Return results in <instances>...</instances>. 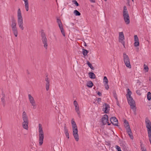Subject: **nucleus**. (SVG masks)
Returning a JSON list of instances; mask_svg holds the SVG:
<instances>
[{"mask_svg":"<svg viewBox=\"0 0 151 151\" xmlns=\"http://www.w3.org/2000/svg\"><path fill=\"white\" fill-rule=\"evenodd\" d=\"M123 57L124 63L127 61H128L129 60V59L128 56L125 53H123Z\"/></svg>","mask_w":151,"mask_h":151,"instance_id":"obj_18","label":"nucleus"},{"mask_svg":"<svg viewBox=\"0 0 151 151\" xmlns=\"http://www.w3.org/2000/svg\"><path fill=\"white\" fill-rule=\"evenodd\" d=\"M1 100L2 102L3 103V105L4 106L5 105V100L4 99V97H2L1 98Z\"/></svg>","mask_w":151,"mask_h":151,"instance_id":"obj_39","label":"nucleus"},{"mask_svg":"<svg viewBox=\"0 0 151 151\" xmlns=\"http://www.w3.org/2000/svg\"><path fill=\"white\" fill-rule=\"evenodd\" d=\"M144 69L145 70L146 72H148V66L146 65L145 64H144Z\"/></svg>","mask_w":151,"mask_h":151,"instance_id":"obj_38","label":"nucleus"},{"mask_svg":"<svg viewBox=\"0 0 151 151\" xmlns=\"http://www.w3.org/2000/svg\"><path fill=\"white\" fill-rule=\"evenodd\" d=\"M73 2L76 6H78L79 5L78 4L76 0L73 1Z\"/></svg>","mask_w":151,"mask_h":151,"instance_id":"obj_41","label":"nucleus"},{"mask_svg":"<svg viewBox=\"0 0 151 151\" xmlns=\"http://www.w3.org/2000/svg\"><path fill=\"white\" fill-rule=\"evenodd\" d=\"M110 121L114 125L118 126V122L117 119L115 117H112L110 118Z\"/></svg>","mask_w":151,"mask_h":151,"instance_id":"obj_12","label":"nucleus"},{"mask_svg":"<svg viewBox=\"0 0 151 151\" xmlns=\"http://www.w3.org/2000/svg\"><path fill=\"white\" fill-rule=\"evenodd\" d=\"M17 24L15 21H12L11 27L13 33L15 37H17L18 35V32L17 29Z\"/></svg>","mask_w":151,"mask_h":151,"instance_id":"obj_6","label":"nucleus"},{"mask_svg":"<svg viewBox=\"0 0 151 151\" xmlns=\"http://www.w3.org/2000/svg\"><path fill=\"white\" fill-rule=\"evenodd\" d=\"M64 133L65 134V135L66 137L68 138H69V134L68 132V129L66 128V127H64Z\"/></svg>","mask_w":151,"mask_h":151,"instance_id":"obj_20","label":"nucleus"},{"mask_svg":"<svg viewBox=\"0 0 151 151\" xmlns=\"http://www.w3.org/2000/svg\"><path fill=\"white\" fill-rule=\"evenodd\" d=\"M31 104V105L32 106V109H36V104L35 102L34 103V102L33 103H32Z\"/></svg>","mask_w":151,"mask_h":151,"instance_id":"obj_36","label":"nucleus"},{"mask_svg":"<svg viewBox=\"0 0 151 151\" xmlns=\"http://www.w3.org/2000/svg\"><path fill=\"white\" fill-rule=\"evenodd\" d=\"M17 22L19 29L22 30H23L24 27L22 12L20 8H18L17 11Z\"/></svg>","mask_w":151,"mask_h":151,"instance_id":"obj_1","label":"nucleus"},{"mask_svg":"<svg viewBox=\"0 0 151 151\" xmlns=\"http://www.w3.org/2000/svg\"><path fill=\"white\" fill-rule=\"evenodd\" d=\"M97 94L98 95H99L100 96H101L102 95L101 93L99 92H98Z\"/></svg>","mask_w":151,"mask_h":151,"instance_id":"obj_48","label":"nucleus"},{"mask_svg":"<svg viewBox=\"0 0 151 151\" xmlns=\"http://www.w3.org/2000/svg\"><path fill=\"white\" fill-rule=\"evenodd\" d=\"M59 28L60 29V31H61L62 34L63 35V36L65 37V32H64V30L63 28V26L62 27H59Z\"/></svg>","mask_w":151,"mask_h":151,"instance_id":"obj_27","label":"nucleus"},{"mask_svg":"<svg viewBox=\"0 0 151 151\" xmlns=\"http://www.w3.org/2000/svg\"><path fill=\"white\" fill-rule=\"evenodd\" d=\"M88 52L87 50L84 49H82L83 54L84 56H86Z\"/></svg>","mask_w":151,"mask_h":151,"instance_id":"obj_26","label":"nucleus"},{"mask_svg":"<svg viewBox=\"0 0 151 151\" xmlns=\"http://www.w3.org/2000/svg\"><path fill=\"white\" fill-rule=\"evenodd\" d=\"M124 123L125 124L124 126L125 127L126 129L128 127H130L128 122L126 120H124Z\"/></svg>","mask_w":151,"mask_h":151,"instance_id":"obj_31","label":"nucleus"},{"mask_svg":"<svg viewBox=\"0 0 151 151\" xmlns=\"http://www.w3.org/2000/svg\"><path fill=\"white\" fill-rule=\"evenodd\" d=\"M71 123L72 128L73 134L76 141H78L79 139V137L78 134V130L76 124L74 121V119H72Z\"/></svg>","mask_w":151,"mask_h":151,"instance_id":"obj_2","label":"nucleus"},{"mask_svg":"<svg viewBox=\"0 0 151 151\" xmlns=\"http://www.w3.org/2000/svg\"><path fill=\"white\" fill-rule=\"evenodd\" d=\"M132 1H134V0H132Z\"/></svg>","mask_w":151,"mask_h":151,"instance_id":"obj_52","label":"nucleus"},{"mask_svg":"<svg viewBox=\"0 0 151 151\" xmlns=\"http://www.w3.org/2000/svg\"><path fill=\"white\" fill-rule=\"evenodd\" d=\"M141 150L142 151H147L146 149L144 147L141 146Z\"/></svg>","mask_w":151,"mask_h":151,"instance_id":"obj_45","label":"nucleus"},{"mask_svg":"<svg viewBox=\"0 0 151 151\" xmlns=\"http://www.w3.org/2000/svg\"><path fill=\"white\" fill-rule=\"evenodd\" d=\"M86 86L87 87L91 88L93 86V84L91 81H89L87 82Z\"/></svg>","mask_w":151,"mask_h":151,"instance_id":"obj_23","label":"nucleus"},{"mask_svg":"<svg viewBox=\"0 0 151 151\" xmlns=\"http://www.w3.org/2000/svg\"><path fill=\"white\" fill-rule=\"evenodd\" d=\"M115 148L116 150H117V151H120L121 150V148L118 145H116Z\"/></svg>","mask_w":151,"mask_h":151,"instance_id":"obj_43","label":"nucleus"},{"mask_svg":"<svg viewBox=\"0 0 151 151\" xmlns=\"http://www.w3.org/2000/svg\"><path fill=\"white\" fill-rule=\"evenodd\" d=\"M124 36L123 32H121L119 33V41L125 47V42L124 41Z\"/></svg>","mask_w":151,"mask_h":151,"instance_id":"obj_7","label":"nucleus"},{"mask_svg":"<svg viewBox=\"0 0 151 151\" xmlns=\"http://www.w3.org/2000/svg\"><path fill=\"white\" fill-rule=\"evenodd\" d=\"M139 42H134V46L135 47L138 46L139 45Z\"/></svg>","mask_w":151,"mask_h":151,"instance_id":"obj_40","label":"nucleus"},{"mask_svg":"<svg viewBox=\"0 0 151 151\" xmlns=\"http://www.w3.org/2000/svg\"><path fill=\"white\" fill-rule=\"evenodd\" d=\"M104 82H105L104 84H107L108 83V81L106 76H104Z\"/></svg>","mask_w":151,"mask_h":151,"instance_id":"obj_35","label":"nucleus"},{"mask_svg":"<svg viewBox=\"0 0 151 151\" xmlns=\"http://www.w3.org/2000/svg\"><path fill=\"white\" fill-rule=\"evenodd\" d=\"M104 85L105 86V88L106 89L108 90L109 88V86L107 84H104Z\"/></svg>","mask_w":151,"mask_h":151,"instance_id":"obj_42","label":"nucleus"},{"mask_svg":"<svg viewBox=\"0 0 151 151\" xmlns=\"http://www.w3.org/2000/svg\"><path fill=\"white\" fill-rule=\"evenodd\" d=\"M139 92V91H136V93L137 94H138V93Z\"/></svg>","mask_w":151,"mask_h":151,"instance_id":"obj_50","label":"nucleus"},{"mask_svg":"<svg viewBox=\"0 0 151 151\" xmlns=\"http://www.w3.org/2000/svg\"><path fill=\"white\" fill-rule=\"evenodd\" d=\"M126 129L127 132L131 139H134V137L131 129H130V127H128Z\"/></svg>","mask_w":151,"mask_h":151,"instance_id":"obj_13","label":"nucleus"},{"mask_svg":"<svg viewBox=\"0 0 151 151\" xmlns=\"http://www.w3.org/2000/svg\"><path fill=\"white\" fill-rule=\"evenodd\" d=\"M105 1H106L107 0H104Z\"/></svg>","mask_w":151,"mask_h":151,"instance_id":"obj_51","label":"nucleus"},{"mask_svg":"<svg viewBox=\"0 0 151 151\" xmlns=\"http://www.w3.org/2000/svg\"><path fill=\"white\" fill-rule=\"evenodd\" d=\"M24 2V6L26 11L27 12L29 10V2L28 0H22Z\"/></svg>","mask_w":151,"mask_h":151,"instance_id":"obj_17","label":"nucleus"},{"mask_svg":"<svg viewBox=\"0 0 151 151\" xmlns=\"http://www.w3.org/2000/svg\"><path fill=\"white\" fill-rule=\"evenodd\" d=\"M90 2L91 3H94L96 2V0H89Z\"/></svg>","mask_w":151,"mask_h":151,"instance_id":"obj_47","label":"nucleus"},{"mask_svg":"<svg viewBox=\"0 0 151 151\" xmlns=\"http://www.w3.org/2000/svg\"><path fill=\"white\" fill-rule=\"evenodd\" d=\"M84 46H87L86 43L85 42H84Z\"/></svg>","mask_w":151,"mask_h":151,"instance_id":"obj_49","label":"nucleus"},{"mask_svg":"<svg viewBox=\"0 0 151 151\" xmlns=\"http://www.w3.org/2000/svg\"><path fill=\"white\" fill-rule=\"evenodd\" d=\"M42 42L44 44V47L46 49H47V48L48 44L47 42V40L46 38L42 39Z\"/></svg>","mask_w":151,"mask_h":151,"instance_id":"obj_15","label":"nucleus"},{"mask_svg":"<svg viewBox=\"0 0 151 151\" xmlns=\"http://www.w3.org/2000/svg\"><path fill=\"white\" fill-rule=\"evenodd\" d=\"M88 76L91 79H95L96 78L95 74L92 72H89L88 73Z\"/></svg>","mask_w":151,"mask_h":151,"instance_id":"obj_22","label":"nucleus"},{"mask_svg":"<svg viewBox=\"0 0 151 151\" xmlns=\"http://www.w3.org/2000/svg\"><path fill=\"white\" fill-rule=\"evenodd\" d=\"M73 104L75 107V110L77 113L78 116L80 117L81 116L80 112L79 110V107L77 101L76 100L74 101L73 102Z\"/></svg>","mask_w":151,"mask_h":151,"instance_id":"obj_10","label":"nucleus"},{"mask_svg":"<svg viewBox=\"0 0 151 151\" xmlns=\"http://www.w3.org/2000/svg\"><path fill=\"white\" fill-rule=\"evenodd\" d=\"M57 22L58 24L59 27L63 26V24L61 23L60 20L59 19H57Z\"/></svg>","mask_w":151,"mask_h":151,"instance_id":"obj_28","label":"nucleus"},{"mask_svg":"<svg viewBox=\"0 0 151 151\" xmlns=\"http://www.w3.org/2000/svg\"><path fill=\"white\" fill-rule=\"evenodd\" d=\"M39 145L40 146H41L42 145L43 142L44 134L42 125L40 124H39Z\"/></svg>","mask_w":151,"mask_h":151,"instance_id":"obj_3","label":"nucleus"},{"mask_svg":"<svg viewBox=\"0 0 151 151\" xmlns=\"http://www.w3.org/2000/svg\"><path fill=\"white\" fill-rule=\"evenodd\" d=\"M149 139H151V131L147 132Z\"/></svg>","mask_w":151,"mask_h":151,"instance_id":"obj_44","label":"nucleus"},{"mask_svg":"<svg viewBox=\"0 0 151 151\" xmlns=\"http://www.w3.org/2000/svg\"><path fill=\"white\" fill-rule=\"evenodd\" d=\"M113 96L114 97V98L117 101H118V98H117V95L116 94V93L114 91V92H113Z\"/></svg>","mask_w":151,"mask_h":151,"instance_id":"obj_33","label":"nucleus"},{"mask_svg":"<svg viewBox=\"0 0 151 151\" xmlns=\"http://www.w3.org/2000/svg\"><path fill=\"white\" fill-rule=\"evenodd\" d=\"M146 126L147 129V132L151 131V123L149 119L146 118L145 120Z\"/></svg>","mask_w":151,"mask_h":151,"instance_id":"obj_9","label":"nucleus"},{"mask_svg":"<svg viewBox=\"0 0 151 151\" xmlns=\"http://www.w3.org/2000/svg\"><path fill=\"white\" fill-rule=\"evenodd\" d=\"M73 13L76 16H80L81 15L80 13L77 10H74Z\"/></svg>","mask_w":151,"mask_h":151,"instance_id":"obj_32","label":"nucleus"},{"mask_svg":"<svg viewBox=\"0 0 151 151\" xmlns=\"http://www.w3.org/2000/svg\"><path fill=\"white\" fill-rule=\"evenodd\" d=\"M123 17L125 23L127 24H129L130 23L129 17L127 8L125 6L123 8Z\"/></svg>","mask_w":151,"mask_h":151,"instance_id":"obj_5","label":"nucleus"},{"mask_svg":"<svg viewBox=\"0 0 151 151\" xmlns=\"http://www.w3.org/2000/svg\"><path fill=\"white\" fill-rule=\"evenodd\" d=\"M86 64L88 65V67H90L91 69L93 70H94V68L92 66L91 64L90 63V62L89 61H87Z\"/></svg>","mask_w":151,"mask_h":151,"instance_id":"obj_29","label":"nucleus"},{"mask_svg":"<svg viewBox=\"0 0 151 151\" xmlns=\"http://www.w3.org/2000/svg\"><path fill=\"white\" fill-rule=\"evenodd\" d=\"M42 39L46 38L45 37V33L44 32H42L41 33Z\"/></svg>","mask_w":151,"mask_h":151,"instance_id":"obj_37","label":"nucleus"},{"mask_svg":"<svg viewBox=\"0 0 151 151\" xmlns=\"http://www.w3.org/2000/svg\"><path fill=\"white\" fill-rule=\"evenodd\" d=\"M108 117L107 115L105 114L104 115L101 119V122L104 125H105L107 123L108 125H110L111 124L108 122Z\"/></svg>","mask_w":151,"mask_h":151,"instance_id":"obj_8","label":"nucleus"},{"mask_svg":"<svg viewBox=\"0 0 151 151\" xmlns=\"http://www.w3.org/2000/svg\"><path fill=\"white\" fill-rule=\"evenodd\" d=\"M134 42H139L138 38L137 35H135L134 36Z\"/></svg>","mask_w":151,"mask_h":151,"instance_id":"obj_34","label":"nucleus"},{"mask_svg":"<svg viewBox=\"0 0 151 151\" xmlns=\"http://www.w3.org/2000/svg\"><path fill=\"white\" fill-rule=\"evenodd\" d=\"M22 118L23 123H29V120L27 114L25 111H23L22 113Z\"/></svg>","mask_w":151,"mask_h":151,"instance_id":"obj_11","label":"nucleus"},{"mask_svg":"<svg viewBox=\"0 0 151 151\" xmlns=\"http://www.w3.org/2000/svg\"><path fill=\"white\" fill-rule=\"evenodd\" d=\"M45 0H43L44 1H45Z\"/></svg>","mask_w":151,"mask_h":151,"instance_id":"obj_53","label":"nucleus"},{"mask_svg":"<svg viewBox=\"0 0 151 151\" xmlns=\"http://www.w3.org/2000/svg\"><path fill=\"white\" fill-rule=\"evenodd\" d=\"M101 101V98H98L97 100L98 103L99 104L100 103Z\"/></svg>","mask_w":151,"mask_h":151,"instance_id":"obj_46","label":"nucleus"},{"mask_svg":"<svg viewBox=\"0 0 151 151\" xmlns=\"http://www.w3.org/2000/svg\"><path fill=\"white\" fill-rule=\"evenodd\" d=\"M29 123H22V127L24 129L26 130H28V129Z\"/></svg>","mask_w":151,"mask_h":151,"instance_id":"obj_21","label":"nucleus"},{"mask_svg":"<svg viewBox=\"0 0 151 151\" xmlns=\"http://www.w3.org/2000/svg\"><path fill=\"white\" fill-rule=\"evenodd\" d=\"M124 64L127 67L129 68H131V66L130 64V61L129 60L128 61H127L124 62Z\"/></svg>","mask_w":151,"mask_h":151,"instance_id":"obj_24","label":"nucleus"},{"mask_svg":"<svg viewBox=\"0 0 151 151\" xmlns=\"http://www.w3.org/2000/svg\"><path fill=\"white\" fill-rule=\"evenodd\" d=\"M45 81L46 82V90L47 91L49 90L50 86V81L48 77L46 76L45 79Z\"/></svg>","mask_w":151,"mask_h":151,"instance_id":"obj_14","label":"nucleus"},{"mask_svg":"<svg viewBox=\"0 0 151 151\" xmlns=\"http://www.w3.org/2000/svg\"><path fill=\"white\" fill-rule=\"evenodd\" d=\"M130 107L132 109V110L133 111L134 114V115H136L137 114H136V105H134V106H131Z\"/></svg>","mask_w":151,"mask_h":151,"instance_id":"obj_25","label":"nucleus"},{"mask_svg":"<svg viewBox=\"0 0 151 151\" xmlns=\"http://www.w3.org/2000/svg\"><path fill=\"white\" fill-rule=\"evenodd\" d=\"M147 98L148 100L150 101L151 99V93L150 92H148L147 93Z\"/></svg>","mask_w":151,"mask_h":151,"instance_id":"obj_30","label":"nucleus"},{"mask_svg":"<svg viewBox=\"0 0 151 151\" xmlns=\"http://www.w3.org/2000/svg\"><path fill=\"white\" fill-rule=\"evenodd\" d=\"M109 106L108 104H105V106H104L103 110L105 113H107L109 110Z\"/></svg>","mask_w":151,"mask_h":151,"instance_id":"obj_16","label":"nucleus"},{"mask_svg":"<svg viewBox=\"0 0 151 151\" xmlns=\"http://www.w3.org/2000/svg\"><path fill=\"white\" fill-rule=\"evenodd\" d=\"M28 96L29 100L31 104L32 103H33L34 102V103L35 102V101L34 99V98L32 96H31L30 94H29L28 95Z\"/></svg>","mask_w":151,"mask_h":151,"instance_id":"obj_19","label":"nucleus"},{"mask_svg":"<svg viewBox=\"0 0 151 151\" xmlns=\"http://www.w3.org/2000/svg\"><path fill=\"white\" fill-rule=\"evenodd\" d=\"M132 93L129 88L127 89V93L126 94V97L129 104L130 107L133 106L135 105L134 101L131 96Z\"/></svg>","mask_w":151,"mask_h":151,"instance_id":"obj_4","label":"nucleus"}]
</instances>
